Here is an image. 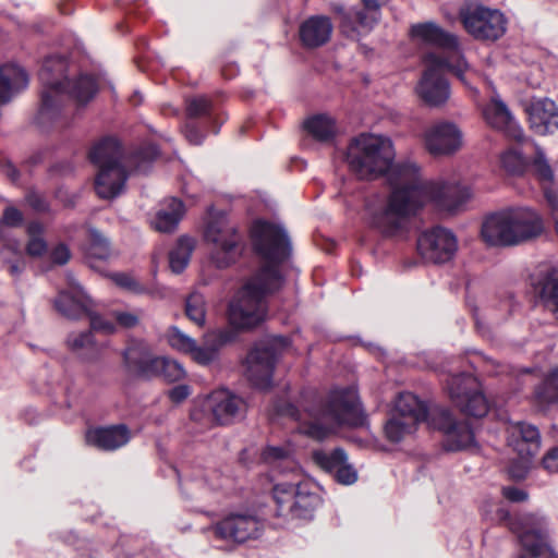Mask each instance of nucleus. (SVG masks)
<instances>
[{
	"mask_svg": "<svg viewBox=\"0 0 558 558\" xmlns=\"http://www.w3.org/2000/svg\"><path fill=\"white\" fill-rule=\"evenodd\" d=\"M395 148L391 140L376 134H360L347 149L349 169L362 180H374L389 175L393 169L407 163H395Z\"/></svg>",
	"mask_w": 558,
	"mask_h": 558,
	"instance_id": "6",
	"label": "nucleus"
},
{
	"mask_svg": "<svg viewBox=\"0 0 558 558\" xmlns=\"http://www.w3.org/2000/svg\"><path fill=\"white\" fill-rule=\"evenodd\" d=\"M196 241L190 236H181L169 253V265L173 272L180 274L187 266L195 248Z\"/></svg>",
	"mask_w": 558,
	"mask_h": 558,
	"instance_id": "40",
	"label": "nucleus"
},
{
	"mask_svg": "<svg viewBox=\"0 0 558 558\" xmlns=\"http://www.w3.org/2000/svg\"><path fill=\"white\" fill-rule=\"evenodd\" d=\"M157 155V147L154 144L146 143L132 150L124 158L120 143L113 137H105L92 147L89 159L97 168L128 165L132 171L146 173Z\"/></svg>",
	"mask_w": 558,
	"mask_h": 558,
	"instance_id": "11",
	"label": "nucleus"
},
{
	"mask_svg": "<svg viewBox=\"0 0 558 558\" xmlns=\"http://www.w3.org/2000/svg\"><path fill=\"white\" fill-rule=\"evenodd\" d=\"M191 388L187 385H178L168 390L167 396L171 402L179 404L189 398Z\"/></svg>",
	"mask_w": 558,
	"mask_h": 558,
	"instance_id": "56",
	"label": "nucleus"
},
{
	"mask_svg": "<svg viewBox=\"0 0 558 558\" xmlns=\"http://www.w3.org/2000/svg\"><path fill=\"white\" fill-rule=\"evenodd\" d=\"M544 191V196L547 204L550 206L553 214L558 211V191L556 189V183L544 184L542 185Z\"/></svg>",
	"mask_w": 558,
	"mask_h": 558,
	"instance_id": "59",
	"label": "nucleus"
},
{
	"mask_svg": "<svg viewBox=\"0 0 558 558\" xmlns=\"http://www.w3.org/2000/svg\"><path fill=\"white\" fill-rule=\"evenodd\" d=\"M286 413L300 422L301 433L317 440L336 427H360L366 421L352 388L332 390L325 399L312 393L305 398L302 410L289 404Z\"/></svg>",
	"mask_w": 558,
	"mask_h": 558,
	"instance_id": "4",
	"label": "nucleus"
},
{
	"mask_svg": "<svg viewBox=\"0 0 558 558\" xmlns=\"http://www.w3.org/2000/svg\"><path fill=\"white\" fill-rule=\"evenodd\" d=\"M363 7L344 8L331 4V10L339 16L341 32L352 39L369 33L379 20L378 0H362Z\"/></svg>",
	"mask_w": 558,
	"mask_h": 558,
	"instance_id": "19",
	"label": "nucleus"
},
{
	"mask_svg": "<svg viewBox=\"0 0 558 558\" xmlns=\"http://www.w3.org/2000/svg\"><path fill=\"white\" fill-rule=\"evenodd\" d=\"M44 227L38 221H32L27 226L28 242L26 244V253L31 257H40L47 252V243L41 234Z\"/></svg>",
	"mask_w": 558,
	"mask_h": 558,
	"instance_id": "43",
	"label": "nucleus"
},
{
	"mask_svg": "<svg viewBox=\"0 0 558 558\" xmlns=\"http://www.w3.org/2000/svg\"><path fill=\"white\" fill-rule=\"evenodd\" d=\"M518 558H557L548 542L545 517L526 514L520 519Z\"/></svg>",
	"mask_w": 558,
	"mask_h": 558,
	"instance_id": "18",
	"label": "nucleus"
},
{
	"mask_svg": "<svg viewBox=\"0 0 558 558\" xmlns=\"http://www.w3.org/2000/svg\"><path fill=\"white\" fill-rule=\"evenodd\" d=\"M488 104L483 108V117L492 128L502 131L508 137L517 142L524 138L522 129L513 119L507 105L501 100L493 86Z\"/></svg>",
	"mask_w": 558,
	"mask_h": 558,
	"instance_id": "24",
	"label": "nucleus"
},
{
	"mask_svg": "<svg viewBox=\"0 0 558 558\" xmlns=\"http://www.w3.org/2000/svg\"><path fill=\"white\" fill-rule=\"evenodd\" d=\"M530 126L538 135L558 130V107L548 98L533 100L526 109Z\"/></svg>",
	"mask_w": 558,
	"mask_h": 558,
	"instance_id": "28",
	"label": "nucleus"
},
{
	"mask_svg": "<svg viewBox=\"0 0 558 558\" xmlns=\"http://www.w3.org/2000/svg\"><path fill=\"white\" fill-rule=\"evenodd\" d=\"M252 243L264 265L229 304L230 324L238 329L253 328L265 319V299L281 288L283 278L278 266L291 254L290 239L279 225L256 221L252 228Z\"/></svg>",
	"mask_w": 558,
	"mask_h": 558,
	"instance_id": "2",
	"label": "nucleus"
},
{
	"mask_svg": "<svg viewBox=\"0 0 558 558\" xmlns=\"http://www.w3.org/2000/svg\"><path fill=\"white\" fill-rule=\"evenodd\" d=\"M112 281L120 288L135 294L146 292V289L130 274L117 272L111 276Z\"/></svg>",
	"mask_w": 558,
	"mask_h": 558,
	"instance_id": "50",
	"label": "nucleus"
},
{
	"mask_svg": "<svg viewBox=\"0 0 558 558\" xmlns=\"http://www.w3.org/2000/svg\"><path fill=\"white\" fill-rule=\"evenodd\" d=\"M313 460L340 484L351 485L357 480L355 469L348 462L347 453L341 448L332 451L316 450L313 452Z\"/></svg>",
	"mask_w": 558,
	"mask_h": 558,
	"instance_id": "27",
	"label": "nucleus"
},
{
	"mask_svg": "<svg viewBox=\"0 0 558 558\" xmlns=\"http://www.w3.org/2000/svg\"><path fill=\"white\" fill-rule=\"evenodd\" d=\"M162 360L163 356L154 355L143 343L132 344L123 352L125 368L130 373L148 379L160 376Z\"/></svg>",
	"mask_w": 558,
	"mask_h": 558,
	"instance_id": "26",
	"label": "nucleus"
},
{
	"mask_svg": "<svg viewBox=\"0 0 558 558\" xmlns=\"http://www.w3.org/2000/svg\"><path fill=\"white\" fill-rule=\"evenodd\" d=\"M502 495L510 501L520 502L526 499L527 495L524 490L508 486L502 488Z\"/></svg>",
	"mask_w": 558,
	"mask_h": 558,
	"instance_id": "60",
	"label": "nucleus"
},
{
	"mask_svg": "<svg viewBox=\"0 0 558 558\" xmlns=\"http://www.w3.org/2000/svg\"><path fill=\"white\" fill-rule=\"evenodd\" d=\"M544 469L549 473H558V447L546 452L542 460Z\"/></svg>",
	"mask_w": 558,
	"mask_h": 558,
	"instance_id": "58",
	"label": "nucleus"
},
{
	"mask_svg": "<svg viewBox=\"0 0 558 558\" xmlns=\"http://www.w3.org/2000/svg\"><path fill=\"white\" fill-rule=\"evenodd\" d=\"M517 307L512 295H507L501 300L496 308V314L492 317L493 322L499 323L505 320Z\"/></svg>",
	"mask_w": 558,
	"mask_h": 558,
	"instance_id": "53",
	"label": "nucleus"
},
{
	"mask_svg": "<svg viewBox=\"0 0 558 558\" xmlns=\"http://www.w3.org/2000/svg\"><path fill=\"white\" fill-rule=\"evenodd\" d=\"M304 129L316 141L327 142L336 134L335 120L327 114H316L304 122Z\"/></svg>",
	"mask_w": 558,
	"mask_h": 558,
	"instance_id": "39",
	"label": "nucleus"
},
{
	"mask_svg": "<svg viewBox=\"0 0 558 558\" xmlns=\"http://www.w3.org/2000/svg\"><path fill=\"white\" fill-rule=\"evenodd\" d=\"M185 314L198 326L205 323V300L201 293L194 292L189 295L185 302Z\"/></svg>",
	"mask_w": 558,
	"mask_h": 558,
	"instance_id": "45",
	"label": "nucleus"
},
{
	"mask_svg": "<svg viewBox=\"0 0 558 558\" xmlns=\"http://www.w3.org/2000/svg\"><path fill=\"white\" fill-rule=\"evenodd\" d=\"M3 173L11 179V181L15 182L19 179V171L11 163L7 162L3 167Z\"/></svg>",
	"mask_w": 558,
	"mask_h": 558,
	"instance_id": "61",
	"label": "nucleus"
},
{
	"mask_svg": "<svg viewBox=\"0 0 558 558\" xmlns=\"http://www.w3.org/2000/svg\"><path fill=\"white\" fill-rule=\"evenodd\" d=\"M71 257L70 250L65 244H58L49 253V259L52 265L62 266L69 262Z\"/></svg>",
	"mask_w": 558,
	"mask_h": 558,
	"instance_id": "54",
	"label": "nucleus"
},
{
	"mask_svg": "<svg viewBox=\"0 0 558 558\" xmlns=\"http://www.w3.org/2000/svg\"><path fill=\"white\" fill-rule=\"evenodd\" d=\"M66 280L68 289L61 291L54 300L56 310L70 319L87 316L93 330L112 333L116 330L114 325L93 311V302L80 282L72 275H68Z\"/></svg>",
	"mask_w": 558,
	"mask_h": 558,
	"instance_id": "13",
	"label": "nucleus"
},
{
	"mask_svg": "<svg viewBox=\"0 0 558 558\" xmlns=\"http://www.w3.org/2000/svg\"><path fill=\"white\" fill-rule=\"evenodd\" d=\"M428 415L427 409L416 396L402 392L395 402L390 418L385 425V434L392 442L401 441L412 434L418 423L424 422Z\"/></svg>",
	"mask_w": 558,
	"mask_h": 558,
	"instance_id": "15",
	"label": "nucleus"
},
{
	"mask_svg": "<svg viewBox=\"0 0 558 558\" xmlns=\"http://www.w3.org/2000/svg\"><path fill=\"white\" fill-rule=\"evenodd\" d=\"M425 64L426 70L416 87V93L428 106H442L450 97L449 84L442 75L446 70L453 72L463 83H466L464 74L469 70V64L464 59L452 62L449 59L429 54L425 59Z\"/></svg>",
	"mask_w": 558,
	"mask_h": 558,
	"instance_id": "10",
	"label": "nucleus"
},
{
	"mask_svg": "<svg viewBox=\"0 0 558 558\" xmlns=\"http://www.w3.org/2000/svg\"><path fill=\"white\" fill-rule=\"evenodd\" d=\"M532 286L545 310L558 320V266L539 265L532 277Z\"/></svg>",
	"mask_w": 558,
	"mask_h": 558,
	"instance_id": "25",
	"label": "nucleus"
},
{
	"mask_svg": "<svg viewBox=\"0 0 558 558\" xmlns=\"http://www.w3.org/2000/svg\"><path fill=\"white\" fill-rule=\"evenodd\" d=\"M432 425L442 432L444 447L449 451L466 449L474 445L475 434L466 421H458L452 412L444 407L432 409Z\"/></svg>",
	"mask_w": 558,
	"mask_h": 558,
	"instance_id": "20",
	"label": "nucleus"
},
{
	"mask_svg": "<svg viewBox=\"0 0 558 558\" xmlns=\"http://www.w3.org/2000/svg\"><path fill=\"white\" fill-rule=\"evenodd\" d=\"M532 459L533 457L527 456L513 458L508 468L509 475L517 481L523 480L531 468Z\"/></svg>",
	"mask_w": 558,
	"mask_h": 558,
	"instance_id": "51",
	"label": "nucleus"
},
{
	"mask_svg": "<svg viewBox=\"0 0 558 558\" xmlns=\"http://www.w3.org/2000/svg\"><path fill=\"white\" fill-rule=\"evenodd\" d=\"M128 165H116L98 168L95 179V190L99 197L111 199L119 196L128 180Z\"/></svg>",
	"mask_w": 558,
	"mask_h": 558,
	"instance_id": "29",
	"label": "nucleus"
},
{
	"mask_svg": "<svg viewBox=\"0 0 558 558\" xmlns=\"http://www.w3.org/2000/svg\"><path fill=\"white\" fill-rule=\"evenodd\" d=\"M289 345L288 338L276 336L253 347L245 361V374L253 386L260 389L270 387L277 360Z\"/></svg>",
	"mask_w": 558,
	"mask_h": 558,
	"instance_id": "12",
	"label": "nucleus"
},
{
	"mask_svg": "<svg viewBox=\"0 0 558 558\" xmlns=\"http://www.w3.org/2000/svg\"><path fill=\"white\" fill-rule=\"evenodd\" d=\"M500 162L502 168L512 175H520L524 173L527 168V162L522 156L521 151L511 148L506 150L501 157Z\"/></svg>",
	"mask_w": 558,
	"mask_h": 558,
	"instance_id": "44",
	"label": "nucleus"
},
{
	"mask_svg": "<svg viewBox=\"0 0 558 558\" xmlns=\"http://www.w3.org/2000/svg\"><path fill=\"white\" fill-rule=\"evenodd\" d=\"M457 250V238L450 230L441 227L424 231L417 239L418 254L426 262L434 264L451 260Z\"/></svg>",
	"mask_w": 558,
	"mask_h": 558,
	"instance_id": "21",
	"label": "nucleus"
},
{
	"mask_svg": "<svg viewBox=\"0 0 558 558\" xmlns=\"http://www.w3.org/2000/svg\"><path fill=\"white\" fill-rule=\"evenodd\" d=\"M68 62L60 56L44 60L38 77L41 84L40 106L34 123L43 131L61 130L69 124L65 101L73 98L77 104H86L97 93L99 83L89 74H80L69 81Z\"/></svg>",
	"mask_w": 558,
	"mask_h": 558,
	"instance_id": "3",
	"label": "nucleus"
},
{
	"mask_svg": "<svg viewBox=\"0 0 558 558\" xmlns=\"http://www.w3.org/2000/svg\"><path fill=\"white\" fill-rule=\"evenodd\" d=\"M389 184L391 191L388 195L376 194L365 203L367 222L388 236L404 232L411 218L429 203L451 213L471 197L466 185L423 180L415 165L393 169Z\"/></svg>",
	"mask_w": 558,
	"mask_h": 558,
	"instance_id": "1",
	"label": "nucleus"
},
{
	"mask_svg": "<svg viewBox=\"0 0 558 558\" xmlns=\"http://www.w3.org/2000/svg\"><path fill=\"white\" fill-rule=\"evenodd\" d=\"M446 391L452 404L468 416L483 417L489 410L481 383L471 374L451 375L446 381Z\"/></svg>",
	"mask_w": 558,
	"mask_h": 558,
	"instance_id": "14",
	"label": "nucleus"
},
{
	"mask_svg": "<svg viewBox=\"0 0 558 558\" xmlns=\"http://www.w3.org/2000/svg\"><path fill=\"white\" fill-rule=\"evenodd\" d=\"M238 72V68L235 65H226L223 69H222V75L226 77V78H231L233 77Z\"/></svg>",
	"mask_w": 558,
	"mask_h": 558,
	"instance_id": "62",
	"label": "nucleus"
},
{
	"mask_svg": "<svg viewBox=\"0 0 558 558\" xmlns=\"http://www.w3.org/2000/svg\"><path fill=\"white\" fill-rule=\"evenodd\" d=\"M410 36L418 46L437 51L426 53L424 60L429 54L441 59H449L452 62L464 59L457 36L445 31L435 22L427 21L411 25Z\"/></svg>",
	"mask_w": 558,
	"mask_h": 558,
	"instance_id": "17",
	"label": "nucleus"
},
{
	"mask_svg": "<svg viewBox=\"0 0 558 558\" xmlns=\"http://www.w3.org/2000/svg\"><path fill=\"white\" fill-rule=\"evenodd\" d=\"M332 29L333 26L328 16L312 15L300 25V40L306 48H317L330 39Z\"/></svg>",
	"mask_w": 558,
	"mask_h": 558,
	"instance_id": "31",
	"label": "nucleus"
},
{
	"mask_svg": "<svg viewBox=\"0 0 558 558\" xmlns=\"http://www.w3.org/2000/svg\"><path fill=\"white\" fill-rule=\"evenodd\" d=\"M535 399L544 408L558 402V366L554 367L536 388Z\"/></svg>",
	"mask_w": 558,
	"mask_h": 558,
	"instance_id": "42",
	"label": "nucleus"
},
{
	"mask_svg": "<svg viewBox=\"0 0 558 558\" xmlns=\"http://www.w3.org/2000/svg\"><path fill=\"white\" fill-rule=\"evenodd\" d=\"M264 523L253 514L232 513L217 523L216 534L223 539L244 543L262 535Z\"/></svg>",
	"mask_w": 558,
	"mask_h": 558,
	"instance_id": "23",
	"label": "nucleus"
},
{
	"mask_svg": "<svg viewBox=\"0 0 558 558\" xmlns=\"http://www.w3.org/2000/svg\"><path fill=\"white\" fill-rule=\"evenodd\" d=\"M426 150L435 156H450L463 145V134L460 128L450 121L441 120L429 125L423 135Z\"/></svg>",
	"mask_w": 558,
	"mask_h": 558,
	"instance_id": "22",
	"label": "nucleus"
},
{
	"mask_svg": "<svg viewBox=\"0 0 558 558\" xmlns=\"http://www.w3.org/2000/svg\"><path fill=\"white\" fill-rule=\"evenodd\" d=\"M142 311H116L113 317L116 322L123 328H134L141 322Z\"/></svg>",
	"mask_w": 558,
	"mask_h": 558,
	"instance_id": "52",
	"label": "nucleus"
},
{
	"mask_svg": "<svg viewBox=\"0 0 558 558\" xmlns=\"http://www.w3.org/2000/svg\"><path fill=\"white\" fill-rule=\"evenodd\" d=\"M508 446L520 457H534L539 451L538 429L530 424L517 423L509 430Z\"/></svg>",
	"mask_w": 558,
	"mask_h": 558,
	"instance_id": "30",
	"label": "nucleus"
},
{
	"mask_svg": "<svg viewBox=\"0 0 558 558\" xmlns=\"http://www.w3.org/2000/svg\"><path fill=\"white\" fill-rule=\"evenodd\" d=\"M66 344L71 351L83 360L93 361L98 357L99 350L90 331L71 332L68 336Z\"/></svg>",
	"mask_w": 558,
	"mask_h": 558,
	"instance_id": "38",
	"label": "nucleus"
},
{
	"mask_svg": "<svg viewBox=\"0 0 558 558\" xmlns=\"http://www.w3.org/2000/svg\"><path fill=\"white\" fill-rule=\"evenodd\" d=\"M88 255L97 259H107L110 256L108 240L97 230H92L89 235Z\"/></svg>",
	"mask_w": 558,
	"mask_h": 558,
	"instance_id": "47",
	"label": "nucleus"
},
{
	"mask_svg": "<svg viewBox=\"0 0 558 558\" xmlns=\"http://www.w3.org/2000/svg\"><path fill=\"white\" fill-rule=\"evenodd\" d=\"M460 19L465 31L478 40L494 41L506 33L507 20L504 14L478 3L461 8Z\"/></svg>",
	"mask_w": 558,
	"mask_h": 558,
	"instance_id": "16",
	"label": "nucleus"
},
{
	"mask_svg": "<svg viewBox=\"0 0 558 558\" xmlns=\"http://www.w3.org/2000/svg\"><path fill=\"white\" fill-rule=\"evenodd\" d=\"M26 203L37 213H46L49 210V205L46 198L39 193L29 192L26 195Z\"/></svg>",
	"mask_w": 558,
	"mask_h": 558,
	"instance_id": "55",
	"label": "nucleus"
},
{
	"mask_svg": "<svg viewBox=\"0 0 558 558\" xmlns=\"http://www.w3.org/2000/svg\"><path fill=\"white\" fill-rule=\"evenodd\" d=\"M484 363L487 365V366H492V367H495L497 366L496 362L492 359H484Z\"/></svg>",
	"mask_w": 558,
	"mask_h": 558,
	"instance_id": "63",
	"label": "nucleus"
},
{
	"mask_svg": "<svg viewBox=\"0 0 558 558\" xmlns=\"http://www.w3.org/2000/svg\"><path fill=\"white\" fill-rule=\"evenodd\" d=\"M204 240L210 245V260L217 268L229 267L242 253V235L222 211L209 210Z\"/></svg>",
	"mask_w": 558,
	"mask_h": 558,
	"instance_id": "9",
	"label": "nucleus"
},
{
	"mask_svg": "<svg viewBox=\"0 0 558 558\" xmlns=\"http://www.w3.org/2000/svg\"><path fill=\"white\" fill-rule=\"evenodd\" d=\"M184 135L186 140L194 145H198L203 142L205 135L199 131L198 126L194 122H186L184 125Z\"/></svg>",
	"mask_w": 558,
	"mask_h": 558,
	"instance_id": "57",
	"label": "nucleus"
},
{
	"mask_svg": "<svg viewBox=\"0 0 558 558\" xmlns=\"http://www.w3.org/2000/svg\"><path fill=\"white\" fill-rule=\"evenodd\" d=\"M475 323H476V326L480 327V320L477 317L475 318Z\"/></svg>",
	"mask_w": 558,
	"mask_h": 558,
	"instance_id": "64",
	"label": "nucleus"
},
{
	"mask_svg": "<svg viewBox=\"0 0 558 558\" xmlns=\"http://www.w3.org/2000/svg\"><path fill=\"white\" fill-rule=\"evenodd\" d=\"M532 169L542 185L555 182L553 169L549 166L544 151L539 147H536Z\"/></svg>",
	"mask_w": 558,
	"mask_h": 558,
	"instance_id": "46",
	"label": "nucleus"
},
{
	"mask_svg": "<svg viewBox=\"0 0 558 558\" xmlns=\"http://www.w3.org/2000/svg\"><path fill=\"white\" fill-rule=\"evenodd\" d=\"M291 453L292 450L288 446H269L263 451L262 458L268 465L283 473L288 470L293 471L295 468Z\"/></svg>",
	"mask_w": 558,
	"mask_h": 558,
	"instance_id": "41",
	"label": "nucleus"
},
{
	"mask_svg": "<svg viewBox=\"0 0 558 558\" xmlns=\"http://www.w3.org/2000/svg\"><path fill=\"white\" fill-rule=\"evenodd\" d=\"M10 251L13 252L15 255L19 256L15 260H7L8 264V270L12 277L17 278L25 268V263L21 258V252H20V243L17 241H5L3 243V247L1 250V254L3 258L5 259V252Z\"/></svg>",
	"mask_w": 558,
	"mask_h": 558,
	"instance_id": "49",
	"label": "nucleus"
},
{
	"mask_svg": "<svg viewBox=\"0 0 558 558\" xmlns=\"http://www.w3.org/2000/svg\"><path fill=\"white\" fill-rule=\"evenodd\" d=\"M183 215V203L174 197L167 198L160 204L159 209L151 220V226L159 232H172L177 229Z\"/></svg>",
	"mask_w": 558,
	"mask_h": 558,
	"instance_id": "34",
	"label": "nucleus"
},
{
	"mask_svg": "<svg viewBox=\"0 0 558 558\" xmlns=\"http://www.w3.org/2000/svg\"><path fill=\"white\" fill-rule=\"evenodd\" d=\"M186 114L189 119L206 118L207 124L213 128L214 133H218L223 119H220L214 110L211 101L205 96H196L186 100Z\"/></svg>",
	"mask_w": 558,
	"mask_h": 558,
	"instance_id": "36",
	"label": "nucleus"
},
{
	"mask_svg": "<svg viewBox=\"0 0 558 558\" xmlns=\"http://www.w3.org/2000/svg\"><path fill=\"white\" fill-rule=\"evenodd\" d=\"M245 401L228 389H218L198 398L191 409V420L203 428L229 425L244 416Z\"/></svg>",
	"mask_w": 558,
	"mask_h": 558,
	"instance_id": "8",
	"label": "nucleus"
},
{
	"mask_svg": "<svg viewBox=\"0 0 558 558\" xmlns=\"http://www.w3.org/2000/svg\"><path fill=\"white\" fill-rule=\"evenodd\" d=\"M275 514L284 521L311 519L320 506V488L310 478L301 481L278 482L272 487Z\"/></svg>",
	"mask_w": 558,
	"mask_h": 558,
	"instance_id": "7",
	"label": "nucleus"
},
{
	"mask_svg": "<svg viewBox=\"0 0 558 558\" xmlns=\"http://www.w3.org/2000/svg\"><path fill=\"white\" fill-rule=\"evenodd\" d=\"M28 85V75L16 64L0 66V105L9 102Z\"/></svg>",
	"mask_w": 558,
	"mask_h": 558,
	"instance_id": "33",
	"label": "nucleus"
},
{
	"mask_svg": "<svg viewBox=\"0 0 558 558\" xmlns=\"http://www.w3.org/2000/svg\"><path fill=\"white\" fill-rule=\"evenodd\" d=\"M86 442L97 449L116 450L130 440V432L124 425L98 427L88 429L85 436Z\"/></svg>",
	"mask_w": 558,
	"mask_h": 558,
	"instance_id": "32",
	"label": "nucleus"
},
{
	"mask_svg": "<svg viewBox=\"0 0 558 558\" xmlns=\"http://www.w3.org/2000/svg\"><path fill=\"white\" fill-rule=\"evenodd\" d=\"M169 345L183 354L191 356L194 362L206 361V354L197 351L198 343L187 333L183 332L175 326H171L166 333Z\"/></svg>",
	"mask_w": 558,
	"mask_h": 558,
	"instance_id": "35",
	"label": "nucleus"
},
{
	"mask_svg": "<svg viewBox=\"0 0 558 558\" xmlns=\"http://www.w3.org/2000/svg\"><path fill=\"white\" fill-rule=\"evenodd\" d=\"M160 376H162L169 383L180 381L186 376V371L183 365L177 360L163 356Z\"/></svg>",
	"mask_w": 558,
	"mask_h": 558,
	"instance_id": "48",
	"label": "nucleus"
},
{
	"mask_svg": "<svg viewBox=\"0 0 558 558\" xmlns=\"http://www.w3.org/2000/svg\"><path fill=\"white\" fill-rule=\"evenodd\" d=\"M234 338L231 330H216L205 335L202 344H198L197 351L206 354V361L196 362L199 365H208L217 360L220 349Z\"/></svg>",
	"mask_w": 558,
	"mask_h": 558,
	"instance_id": "37",
	"label": "nucleus"
},
{
	"mask_svg": "<svg viewBox=\"0 0 558 558\" xmlns=\"http://www.w3.org/2000/svg\"><path fill=\"white\" fill-rule=\"evenodd\" d=\"M543 232L539 215L527 207H510L486 217L482 225L483 240L493 246H512Z\"/></svg>",
	"mask_w": 558,
	"mask_h": 558,
	"instance_id": "5",
	"label": "nucleus"
}]
</instances>
